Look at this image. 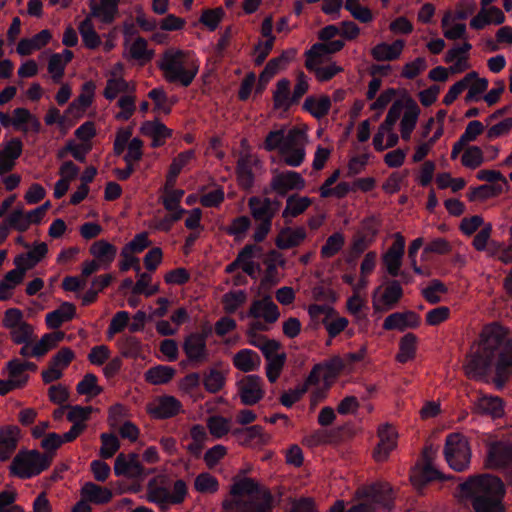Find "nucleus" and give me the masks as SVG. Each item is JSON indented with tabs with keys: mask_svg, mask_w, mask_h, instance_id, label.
<instances>
[{
	"mask_svg": "<svg viewBox=\"0 0 512 512\" xmlns=\"http://www.w3.org/2000/svg\"><path fill=\"white\" fill-rule=\"evenodd\" d=\"M402 296L403 289L400 282L392 280L375 290L373 294V309L376 312L389 311L399 303Z\"/></svg>",
	"mask_w": 512,
	"mask_h": 512,
	"instance_id": "nucleus-15",
	"label": "nucleus"
},
{
	"mask_svg": "<svg viewBox=\"0 0 512 512\" xmlns=\"http://www.w3.org/2000/svg\"><path fill=\"white\" fill-rule=\"evenodd\" d=\"M444 457L448 465L457 472L465 471L470 464L471 448L466 436L451 433L446 437Z\"/></svg>",
	"mask_w": 512,
	"mask_h": 512,
	"instance_id": "nucleus-11",
	"label": "nucleus"
},
{
	"mask_svg": "<svg viewBox=\"0 0 512 512\" xmlns=\"http://www.w3.org/2000/svg\"><path fill=\"white\" fill-rule=\"evenodd\" d=\"M304 130H272L265 140V148L277 150L284 162L291 167H298L305 158Z\"/></svg>",
	"mask_w": 512,
	"mask_h": 512,
	"instance_id": "nucleus-5",
	"label": "nucleus"
},
{
	"mask_svg": "<svg viewBox=\"0 0 512 512\" xmlns=\"http://www.w3.org/2000/svg\"><path fill=\"white\" fill-rule=\"evenodd\" d=\"M21 437L20 429L15 425L0 427V461L11 458L17 449Z\"/></svg>",
	"mask_w": 512,
	"mask_h": 512,
	"instance_id": "nucleus-29",
	"label": "nucleus"
},
{
	"mask_svg": "<svg viewBox=\"0 0 512 512\" xmlns=\"http://www.w3.org/2000/svg\"><path fill=\"white\" fill-rule=\"evenodd\" d=\"M175 375V369L170 366L158 365L145 372V380L153 385L168 383Z\"/></svg>",
	"mask_w": 512,
	"mask_h": 512,
	"instance_id": "nucleus-49",
	"label": "nucleus"
},
{
	"mask_svg": "<svg viewBox=\"0 0 512 512\" xmlns=\"http://www.w3.org/2000/svg\"><path fill=\"white\" fill-rule=\"evenodd\" d=\"M160 69L168 82L188 87L198 73L199 63L190 52L170 48L163 54Z\"/></svg>",
	"mask_w": 512,
	"mask_h": 512,
	"instance_id": "nucleus-6",
	"label": "nucleus"
},
{
	"mask_svg": "<svg viewBox=\"0 0 512 512\" xmlns=\"http://www.w3.org/2000/svg\"><path fill=\"white\" fill-rule=\"evenodd\" d=\"M420 324L419 316L413 311L396 312L390 314L383 323L385 330H400L404 331L406 328H416Z\"/></svg>",
	"mask_w": 512,
	"mask_h": 512,
	"instance_id": "nucleus-31",
	"label": "nucleus"
},
{
	"mask_svg": "<svg viewBox=\"0 0 512 512\" xmlns=\"http://www.w3.org/2000/svg\"><path fill=\"white\" fill-rule=\"evenodd\" d=\"M465 375L481 380L494 372L493 383L502 388L512 377V335L508 327L499 322L486 324L474 349L466 356Z\"/></svg>",
	"mask_w": 512,
	"mask_h": 512,
	"instance_id": "nucleus-1",
	"label": "nucleus"
},
{
	"mask_svg": "<svg viewBox=\"0 0 512 512\" xmlns=\"http://www.w3.org/2000/svg\"><path fill=\"white\" fill-rule=\"evenodd\" d=\"M344 368V361L339 356H334L326 361L324 365H322V382H324V386L329 388L336 381Z\"/></svg>",
	"mask_w": 512,
	"mask_h": 512,
	"instance_id": "nucleus-44",
	"label": "nucleus"
},
{
	"mask_svg": "<svg viewBox=\"0 0 512 512\" xmlns=\"http://www.w3.org/2000/svg\"><path fill=\"white\" fill-rule=\"evenodd\" d=\"M320 364H315L313 369L311 370L310 374L306 378V380L298 385L294 389H290L286 392H284L280 397V403L290 408L292 407L296 402H298L302 396L308 392H312L311 396V403L310 407L311 409H315L318 405L319 399H320Z\"/></svg>",
	"mask_w": 512,
	"mask_h": 512,
	"instance_id": "nucleus-12",
	"label": "nucleus"
},
{
	"mask_svg": "<svg viewBox=\"0 0 512 512\" xmlns=\"http://www.w3.org/2000/svg\"><path fill=\"white\" fill-rule=\"evenodd\" d=\"M420 107L407 93L392 102L384 122L378 128H393L400 120L399 128H416Z\"/></svg>",
	"mask_w": 512,
	"mask_h": 512,
	"instance_id": "nucleus-8",
	"label": "nucleus"
},
{
	"mask_svg": "<svg viewBox=\"0 0 512 512\" xmlns=\"http://www.w3.org/2000/svg\"><path fill=\"white\" fill-rule=\"evenodd\" d=\"M256 162L257 159L250 155H241L238 160L237 179L243 189H250L253 186L254 174L252 164Z\"/></svg>",
	"mask_w": 512,
	"mask_h": 512,
	"instance_id": "nucleus-41",
	"label": "nucleus"
},
{
	"mask_svg": "<svg viewBox=\"0 0 512 512\" xmlns=\"http://www.w3.org/2000/svg\"><path fill=\"white\" fill-rule=\"evenodd\" d=\"M232 361L235 368L245 373L257 370L261 364L259 355L251 349L239 350Z\"/></svg>",
	"mask_w": 512,
	"mask_h": 512,
	"instance_id": "nucleus-39",
	"label": "nucleus"
},
{
	"mask_svg": "<svg viewBox=\"0 0 512 512\" xmlns=\"http://www.w3.org/2000/svg\"><path fill=\"white\" fill-rule=\"evenodd\" d=\"M80 496L89 503L103 505L111 501L113 492L110 488L100 486L94 482H86L81 487Z\"/></svg>",
	"mask_w": 512,
	"mask_h": 512,
	"instance_id": "nucleus-32",
	"label": "nucleus"
},
{
	"mask_svg": "<svg viewBox=\"0 0 512 512\" xmlns=\"http://www.w3.org/2000/svg\"><path fill=\"white\" fill-rule=\"evenodd\" d=\"M207 427L214 438L220 439L230 431L231 423L225 417L214 415L208 418Z\"/></svg>",
	"mask_w": 512,
	"mask_h": 512,
	"instance_id": "nucleus-58",
	"label": "nucleus"
},
{
	"mask_svg": "<svg viewBox=\"0 0 512 512\" xmlns=\"http://www.w3.org/2000/svg\"><path fill=\"white\" fill-rule=\"evenodd\" d=\"M21 152L22 144L16 139L9 141L0 149V176L14 168L16 159L21 155Z\"/></svg>",
	"mask_w": 512,
	"mask_h": 512,
	"instance_id": "nucleus-37",
	"label": "nucleus"
},
{
	"mask_svg": "<svg viewBox=\"0 0 512 512\" xmlns=\"http://www.w3.org/2000/svg\"><path fill=\"white\" fill-rule=\"evenodd\" d=\"M366 295L353 294L346 301V311L352 315L355 321L366 317L364 309L366 308Z\"/></svg>",
	"mask_w": 512,
	"mask_h": 512,
	"instance_id": "nucleus-56",
	"label": "nucleus"
},
{
	"mask_svg": "<svg viewBox=\"0 0 512 512\" xmlns=\"http://www.w3.org/2000/svg\"><path fill=\"white\" fill-rule=\"evenodd\" d=\"M461 496L470 499L475 512H504L505 487L497 476L490 474L469 477L459 485Z\"/></svg>",
	"mask_w": 512,
	"mask_h": 512,
	"instance_id": "nucleus-2",
	"label": "nucleus"
},
{
	"mask_svg": "<svg viewBox=\"0 0 512 512\" xmlns=\"http://www.w3.org/2000/svg\"><path fill=\"white\" fill-rule=\"evenodd\" d=\"M89 253L98 261L103 269H108L117 255V248L108 241L97 240L89 248Z\"/></svg>",
	"mask_w": 512,
	"mask_h": 512,
	"instance_id": "nucleus-33",
	"label": "nucleus"
},
{
	"mask_svg": "<svg viewBox=\"0 0 512 512\" xmlns=\"http://www.w3.org/2000/svg\"><path fill=\"white\" fill-rule=\"evenodd\" d=\"M91 16L99 18L104 24H112L119 12V0H101V3L91 1L89 4Z\"/></svg>",
	"mask_w": 512,
	"mask_h": 512,
	"instance_id": "nucleus-35",
	"label": "nucleus"
},
{
	"mask_svg": "<svg viewBox=\"0 0 512 512\" xmlns=\"http://www.w3.org/2000/svg\"><path fill=\"white\" fill-rule=\"evenodd\" d=\"M437 457V450L432 446L425 447L422 453L423 465L421 468H416L410 479L414 486L421 487L427 482L433 480H444L446 477L435 467V459Z\"/></svg>",
	"mask_w": 512,
	"mask_h": 512,
	"instance_id": "nucleus-14",
	"label": "nucleus"
},
{
	"mask_svg": "<svg viewBox=\"0 0 512 512\" xmlns=\"http://www.w3.org/2000/svg\"><path fill=\"white\" fill-rule=\"evenodd\" d=\"M310 203L308 197H289L283 211V217L288 219L298 216L308 208Z\"/></svg>",
	"mask_w": 512,
	"mask_h": 512,
	"instance_id": "nucleus-59",
	"label": "nucleus"
},
{
	"mask_svg": "<svg viewBox=\"0 0 512 512\" xmlns=\"http://www.w3.org/2000/svg\"><path fill=\"white\" fill-rule=\"evenodd\" d=\"M380 227L381 220L375 216L367 217L361 221L351 238L347 262L359 258L375 242Z\"/></svg>",
	"mask_w": 512,
	"mask_h": 512,
	"instance_id": "nucleus-10",
	"label": "nucleus"
},
{
	"mask_svg": "<svg viewBox=\"0 0 512 512\" xmlns=\"http://www.w3.org/2000/svg\"><path fill=\"white\" fill-rule=\"evenodd\" d=\"M76 391L80 395H85L88 398H93L102 393L103 389L98 384V378L92 373L84 375L83 379L78 382Z\"/></svg>",
	"mask_w": 512,
	"mask_h": 512,
	"instance_id": "nucleus-52",
	"label": "nucleus"
},
{
	"mask_svg": "<svg viewBox=\"0 0 512 512\" xmlns=\"http://www.w3.org/2000/svg\"><path fill=\"white\" fill-rule=\"evenodd\" d=\"M69 411L67 414V419L69 422H71L73 425H80L84 427V430L86 429V421L89 420L90 415L93 411V408L91 406H69Z\"/></svg>",
	"mask_w": 512,
	"mask_h": 512,
	"instance_id": "nucleus-61",
	"label": "nucleus"
},
{
	"mask_svg": "<svg viewBox=\"0 0 512 512\" xmlns=\"http://www.w3.org/2000/svg\"><path fill=\"white\" fill-rule=\"evenodd\" d=\"M349 321L346 317L340 316L336 311L331 309L324 320L325 329L328 332L329 340L327 345L331 344V339L339 335L348 327Z\"/></svg>",
	"mask_w": 512,
	"mask_h": 512,
	"instance_id": "nucleus-46",
	"label": "nucleus"
},
{
	"mask_svg": "<svg viewBox=\"0 0 512 512\" xmlns=\"http://www.w3.org/2000/svg\"><path fill=\"white\" fill-rule=\"evenodd\" d=\"M138 279L133 286L134 294H143L146 297H150L158 292V286L152 285V277L150 274L145 272H137Z\"/></svg>",
	"mask_w": 512,
	"mask_h": 512,
	"instance_id": "nucleus-60",
	"label": "nucleus"
},
{
	"mask_svg": "<svg viewBox=\"0 0 512 512\" xmlns=\"http://www.w3.org/2000/svg\"><path fill=\"white\" fill-rule=\"evenodd\" d=\"M230 493L233 499L223 502L225 512H270L273 507L270 491L251 478L235 481Z\"/></svg>",
	"mask_w": 512,
	"mask_h": 512,
	"instance_id": "nucleus-3",
	"label": "nucleus"
},
{
	"mask_svg": "<svg viewBox=\"0 0 512 512\" xmlns=\"http://www.w3.org/2000/svg\"><path fill=\"white\" fill-rule=\"evenodd\" d=\"M477 77V72L471 71L464 78L454 83L443 98L445 105L452 104L457 97L468 88L474 78Z\"/></svg>",
	"mask_w": 512,
	"mask_h": 512,
	"instance_id": "nucleus-54",
	"label": "nucleus"
},
{
	"mask_svg": "<svg viewBox=\"0 0 512 512\" xmlns=\"http://www.w3.org/2000/svg\"><path fill=\"white\" fill-rule=\"evenodd\" d=\"M237 385L240 400L244 405H254L265 395L263 380L257 375L244 376Z\"/></svg>",
	"mask_w": 512,
	"mask_h": 512,
	"instance_id": "nucleus-18",
	"label": "nucleus"
},
{
	"mask_svg": "<svg viewBox=\"0 0 512 512\" xmlns=\"http://www.w3.org/2000/svg\"><path fill=\"white\" fill-rule=\"evenodd\" d=\"M377 434L379 442L374 448L373 458L376 462H385L397 447L398 434L395 428L389 424L379 426Z\"/></svg>",
	"mask_w": 512,
	"mask_h": 512,
	"instance_id": "nucleus-20",
	"label": "nucleus"
},
{
	"mask_svg": "<svg viewBox=\"0 0 512 512\" xmlns=\"http://www.w3.org/2000/svg\"><path fill=\"white\" fill-rule=\"evenodd\" d=\"M397 142L398 134L394 133L393 130H379L373 138V145L378 151L393 147Z\"/></svg>",
	"mask_w": 512,
	"mask_h": 512,
	"instance_id": "nucleus-64",
	"label": "nucleus"
},
{
	"mask_svg": "<svg viewBox=\"0 0 512 512\" xmlns=\"http://www.w3.org/2000/svg\"><path fill=\"white\" fill-rule=\"evenodd\" d=\"M248 316L255 320L252 324L253 329L266 331L269 325L274 324L279 319L280 311L271 296H264L251 303Z\"/></svg>",
	"mask_w": 512,
	"mask_h": 512,
	"instance_id": "nucleus-13",
	"label": "nucleus"
},
{
	"mask_svg": "<svg viewBox=\"0 0 512 512\" xmlns=\"http://www.w3.org/2000/svg\"><path fill=\"white\" fill-rule=\"evenodd\" d=\"M95 84L92 81L85 82L82 87V93L74 99L66 111L63 113V120L66 125H73L76 120L83 117L92 104L94 97Z\"/></svg>",
	"mask_w": 512,
	"mask_h": 512,
	"instance_id": "nucleus-16",
	"label": "nucleus"
},
{
	"mask_svg": "<svg viewBox=\"0 0 512 512\" xmlns=\"http://www.w3.org/2000/svg\"><path fill=\"white\" fill-rule=\"evenodd\" d=\"M100 456L104 459L111 458L120 448V442L116 435L103 433L100 436Z\"/></svg>",
	"mask_w": 512,
	"mask_h": 512,
	"instance_id": "nucleus-63",
	"label": "nucleus"
},
{
	"mask_svg": "<svg viewBox=\"0 0 512 512\" xmlns=\"http://www.w3.org/2000/svg\"><path fill=\"white\" fill-rule=\"evenodd\" d=\"M93 16H91V13L79 24V33L82 37L84 45L88 49H96L101 44V39L96 32L93 22H92Z\"/></svg>",
	"mask_w": 512,
	"mask_h": 512,
	"instance_id": "nucleus-45",
	"label": "nucleus"
},
{
	"mask_svg": "<svg viewBox=\"0 0 512 512\" xmlns=\"http://www.w3.org/2000/svg\"><path fill=\"white\" fill-rule=\"evenodd\" d=\"M114 472L117 476H124L127 478H141L145 475V470L138 459V455L131 453L125 455L123 453L116 457L114 463Z\"/></svg>",
	"mask_w": 512,
	"mask_h": 512,
	"instance_id": "nucleus-27",
	"label": "nucleus"
},
{
	"mask_svg": "<svg viewBox=\"0 0 512 512\" xmlns=\"http://www.w3.org/2000/svg\"><path fill=\"white\" fill-rule=\"evenodd\" d=\"M8 378L12 380L18 388L23 387L28 381V375L21 365L19 359H13L7 363Z\"/></svg>",
	"mask_w": 512,
	"mask_h": 512,
	"instance_id": "nucleus-62",
	"label": "nucleus"
},
{
	"mask_svg": "<svg viewBox=\"0 0 512 512\" xmlns=\"http://www.w3.org/2000/svg\"><path fill=\"white\" fill-rule=\"evenodd\" d=\"M48 252L47 244L44 242L35 244L27 254L19 255L15 258V265L23 267L24 269H30L35 266Z\"/></svg>",
	"mask_w": 512,
	"mask_h": 512,
	"instance_id": "nucleus-42",
	"label": "nucleus"
},
{
	"mask_svg": "<svg viewBox=\"0 0 512 512\" xmlns=\"http://www.w3.org/2000/svg\"><path fill=\"white\" fill-rule=\"evenodd\" d=\"M95 136V130H76V137L80 142L70 141L66 145V150L72 154V156L83 162L86 154L91 149L90 140Z\"/></svg>",
	"mask_w": 512,
	"mask_h": 512,
	"instance_id": "nucleus-36",
	"label": "nucleus"
},
{
	"mask_svg": "<svg viewBox=\"0 0 512 512\" xmlns=\"http://www.w3.org/2000/svg\"><path fill=\"white\" fill-rule=\"evenodd\" d=\"M405 249V238L401 233L394 235V242L384 253L382 260L389 275L396 277L399 275L402 258Z\"/></svg>",
	"mask_w": 512,
	"mask_h": 512,
	"instance_id": "nucleus-25",
	"label": "nucleus"
},
{
	"mask_svg": "<svg viewBox=\"0 0 512 512\" xmlns=\"http://www.w3.org/2000/svg\"><path fill=\"white\" fill-rule=\"evenodd\" d=\"M405 41L395 40L392 44L385 42L379 43L372 48L371 54L376 61H393L402 53Z\"/></svg>",
	"mask_w": 512,
	"mask_h": 512,
	"instance_id": "nucleus-38",
	"label": "nucleus"
},
{
	"mask_svg": "<svg viewBox=\"0 0 512 512\" xmlns=\"http://www.w3.org/2000/svg\"><path fill=\"white\" fill-rule=\"evenodd\" d=\"M148 97L153 101V111L156 114L154 120L146 121L140 128H167L161 121L160 115L170 113L173 102L168 98L167 93L162 88H154L148 93Z\"/></svg>",
	"mask_w": 512,
	"mask_h": 512,
	"instance_id": "nucleus-21",
	"label": "nucleus"
},
{
	"mask_svg": "<svg viewBox=\"0 0 512 512\" xmlns=\"http://www.w3.org/2000/svg\"><path fill=\"white\" fill-rule=\"evenodd\" d=\"M240 445L249 447H260L270 441V436L263 432L261 426L253 425L247 428L236 429L233 431Z\"/></svg>",
	"mask_w": 512,
	"mask_h": 512,
	"instance_id": "nucleus-30",
	"label": "nucleus"
},
{
	"mask_svg": "<svg viewBox=\"0 0 512 512\" xmlns=\"http://www.w3.org/2000/svg\"><path fill=\"white\" fill-rule=\"evenodd\" d=\"M76 308L70 302H64L58 309L46 314L45 321L50 329H57L63 323L74 318Z\"/></svg>",
	"mask_w": 512,
	"mask_h": 512,
	"instance_id": "nucleus-40",
	"label": "nucleus"
},
{
	"mask_svg": "<svg viewBox=\"0 0 512 512\" xmlns=\"http://www.w3.org/2000/svg\"><path fill=\"white\" fill-rule=\"evenodd\" d=\"M206 342L205 333H192L185 338L183 350L190 362L202 364L208 361L209 351Z\"/></svg>",
	"mask_w": 512,
	"mask_h": 512,
	"instance_id": "nucleus-22",
	"label": "nucleus"
},
{
	"mask_svg": "<svg viewBox=\"0 0 512 512\" xmlns=\"http://www.w3.org/2000/svg\"><path fill=\"white\" fill-rule=\"evenodd\" d=\"M181 408L182 404L177 398L165 395L150 402L147 410L156 419H167L178 414Z\"/></svg>",
	"mask_w": 512,
	"mask_h": 512,
	"instance_id": "nucleus-26",
	"label": "nucleus"
},
{
	"mask_svg": "<svg viewBox=\"0 0 512 512\" xmlns=\"http://www.w3.org/2000/svg\"><path fill=\"white\" fill-rule=\"evenodd\" d=\"M64 336L65 334L62 331L44 334L38 342L32 343L34 356L41 357L45 355L49 350L56 347L64 339Z\"/></svg>",
	"mask_w": 512,
	"mask_h": 512,
	"instance_id": "nucleus-47",
	"label": "nucleus"
},
{
	"mask_svg": "<svg viewBox=\"0 0 512 512\" xmlns=\"http://www.w3.org/2000/svg\"><path fill=\"white\" fill-rule=\"evenodd\" d=\"M417 337L413 333L405 334L399 343V352L396 360L400 363H406L413 360L416 355Z\"/></svg>",
	"mask_w": 512,
	"mask_h": 512,
	"instance_id": "nucleus-48",
	"label": "nucleus"
},
{
	"mask_svg": "<svg viewBox=\"0 0 512 512\" xmlns=\"http://www.w3.org/2000/svg\"><path fill=\"white\" fill-rule=\"evenodd\" d=\"M318 40L305 52V67L320 81V30L315 32Z\"/></svg>",
	"mask_w": 512,
	"mask_h": 512,
	"instance_id": "nucleus-53",
	"label": "nucleus"
},
{
	"mask_svg": "<svg viewBox=\"0 0 512 512\" xmlns=\"http://www.w3.org/2000/svg\"><path fill=\"white\" fill-rule=\"evenodd\" d=\"M193 157L194 152L192 150L182 152L175 157L170 165L166 180L170 183H176L178 175Z\"/></svg>",
	"mask_w": 512,
	"mask_h": 512,
	"instance_id": "nucleus-55",
	"label": "nucleus"
},
{
	"mask_svg": "<svg viewBox=\"0 0 512 512\" xmlns=\"http://www.w3.org/2000/svg\"><path fill=\"white\" fill-rule=\"evenodd\" d=\"M75 358L74 351L69 347H62L50 360L48 368L42 371V379L45 383L59 380L63 371Z\"/></svg>",
	"mask_w": 512,
	"mask_h": 512,
	"instance_id": "nucleus-17",
	"label": "nucleus"
},
{
	"mask_svg": "<svg viewBox=\"0 0 512 512\" xmlns=\"http://www.w3.org/2000/svg\"><path fill=\"white\" fill-rule=\"evenodd\" d=\"M271 189L279 196H285L290 191H298L304 188L305 181L301 174L295 171L276 173L270 183Z\"/></svg>",
	"mask_w": 512,
	"mask_h": 512,
	"instance_id": "nucleus-23",
	"label": "nucleus"
},
{
	"mask_svg": "<svg viewBox=\"0 0 512 512\" xmlns=\"http://www.w3.org/2000/svg\"><path fill=\"white\" fill-rule=\"evenodd\" d=\"M248 207L255 221L272 222L280 203L267 197L253 196L248 200Z\"/></svg>",
	"mask_w": 512,
	"mask_h": 512,
	"instance_id": "nucleus-24",
	"label": "nucleus"
},
{
	"mask_svg": "<svg viewBox=\"0 0 512 512\" xmlns=\"http://www.w3.org/2000/svg\"><path fill=\"white\" fill-rule=\"evenodd\" d=\"M291 96L290 81L286 78L279 80L273 95L275 108L287 110L293 105Z\"/></svg>",
	"mask_w": 512,
	"mask_h": 512,
	"instance_id": "nucleus-51",
	"label": "nucleus"
},
{
	"mask_svg": "<svg viewBox=\"0 0 512 512\" xmlns=\"http://www.w3.org/2000/svg\"><path fill=\"white\" fill-rule=\"evenodd\" d=\"M147 500L161 508L182 503L187 496V485L183 480L174 482L170 491L169 480L165 475H158L147 484Z\"/></svg>",
	"mask_w": 512,
	"mask_h": 512,
	"instance_id": "nucleus-7",
	"label": "nucleus"
},
{
	"mask_svg": "<svg viewBox=\"0 0 512 512\" xmlns=\"http://www.w3.org/2000/svg\"><path fill=\"white\" fill-rule=\"evenodd\" d=\"M305 238V231L303 228H284L282 229L277 238L276 246L280 249H289L299 245Z\"/></svg>",
	"mask_w": 512,
	"mask_h": 512,
	"instance_id": "nucleus-43",
	"label": "nucleus"
},
{
	"mask_svg": "<svg viewBox=\"0 0 512 512\" xmlns=\"http://www.w3.org/2000/svg\"><path fill=\"white\" fill-rule=\"evenodd\" d=\"M508 187V182L499 184H484L478 187H471L467 192V199L470 202H485L491 198L498 197Z\"/></svg>",
	"mask_w": 512,
	"mask_h": 512,
	"instance_id": "nucleus-34",
	"label": "nucleus"
},
{
	"mask_svg": "<svg viewBox=\"0 0 512 512\" xmlns=\"http://www.w3.org/2000/svg\"><path fill=\"white\" fill-rule=\"evenodd\" d=\"M485 466L490 469L512 468V445L502 441L490 443Z\"/></svg>",
	"mask_w": 512,
	"mask_h": 512,
	"instance_id": "nucleus-19",
	"label": "nucleus"
},
{
	"mask_svg": "<svg viewBox=\"0 0 512 512\" xmlns=\"http://www.w3.org/2000/svg\"><path fill=\"white\" fill-rule=\"evenodd\" d=\"M472 412L478 415L500 418L504 415V402L498 396H488L479 393L478 398L473 403Z\"/></svg>",
	"mask_w": 512,
	"mask_h": 512,
	"instance_id": "nucleus-28",
	"label": "nucleus"
},
{
	"mask_svg": "<svg viewBox=\"0 0 512 512\" xmlns=\"http://www.w3.org/2000/svg\"><path fill=\"white\" fill-rule=\"evenodd\" d=\"M194 488L203 494H213L219 489V482L210 473H200L194 480Z\"/></svg>",
	"mask_w": 512,
	"mask_h": 512,
	"instance_id": "nucleus-57",
	"label": "nucleus"
},
{
	"mask_svg": "<svg viewBox=\"0 0 512 512\" xmlns=\"http://www.w3.org/2000/svg\"><path fill=\"white\" fill-rule=\"evenodd\" d=\"M304 130H272L265 140V148L277 150L284 162L291 167H298L305 158Z\"/></svg>",
	"mask_w": 512,
	"mask_h": 512,
	"instance_id": "nucleus-4",
	"label": "nucleus"
},
{
	"mask_svg": "<svg viewBox=\"0 0 512 512\" xmlns=\"http://www.w3.org/2000/svg\"><path fill=\"white\" fill-rule=\"evenodd\" d=\"M175 183H170L166 180L163 195L161 197L162 204L167 211H172L173 209H177L180 207V202L184 196V190L175 189Z\"/></svg>",
	"mask_w": 512,
	"mask_h": 512,
	"instance_id": "nucleus-50",
	"label": "nucleus"
},
{
	"mask_svg": "<svg viewBox=\"0 0 512 512\" xmlns=\"http://www.w3.org/2000/svg\"><path fill=\"white\" fill-rule=\"evenodd\" d=\"M52 457L36 450L20 451L12 460L10 474L20 479H30L48 469Z\"/></svg>",
	"mask_w": 512,
	"mask_h": 512,
	"instance_id": "nucleus-9",
	"label": "nucleus"
}]
</instances>
